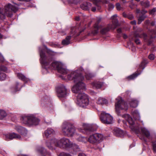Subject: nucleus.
I'll return each mask as SVG.
<instances>
[{"label": "nucleus", "instance_id": "obj_1", "mask_svg": "<svg viewBox=\"0 0 156 156\" xmlns=\"http://www.w3.org/2000/svg\"><path fill=\"white\" fill-rule=\"evenodd\" d=\"M69 80H72L75 83L73 86L71 90L74 93L78 94L76 98V103L79 106L84 108L89 103V100L87 95L81 91L85 89V85L83 82L84 77L81 73L78 70L71 72L67 76Z\"/></svg>", "mask_w": 156, "mask_h": 156}, {"label": "nucleus", "instance_id": "obj_2", "mask_svg": "<svg viewBox=\"0 0 156 156\" xmlns=\"http://www.w3.org/2000/svg\"><path fill=\"white\" fill-rule=\"evenodd\" d=\"M39 50L41 57L40 62L44 68V70L47 71L48 69H56L59 73L64 75L66 74L68 72V71L64 65L60 62L54 61L50 65V63L52 61L51 57V56L47 57L43 51H41L40 48Z\"/></svg>", "mask_w": 156, "mask_h": 156}, {"label": "nucleus", "instance_id": "obj_3", "mask_svg": "<svg viewBox=\"0 0 156 156\" xmlns=\"http://www.w3.org/2000/svg\"><path fill=\"white\" fill-rule=\"evenodd\" d=\"M45 145L47 148L51 150H55L57 147L60 148L73 147L76 151H78L79 149L77 145L73 143L69 139L65 137L59 140L55 138H51L46 141Z\"/></svg>", "mask_w": 156, "mask_h": 156}, {"label": "nucleus", "instance_id": "obj_4", "mask_svg": "<svg viewBox=\"0 0 156 156\" xmlns=\"http://www.w3.org/2000/svg\"><path fill=\"white\" fill-rule=\"evenodd\" d=\"M18 7L9 3L5 6L4 9L0 8V19H4L7 16L11 17L13 15V12L16 13L18 10Z\"/></svg>", "mask_w": 156, "mask_h": 156}, {"label": "nucleus", "instance_id": "obj_5", "mask_svg": "<svg viewBox=\"0 0 156 156\" xmlns=\"http://www.w3.org/2000/svg\"><path fill=\"white\" fill-rule=\"evenodd\" d=\"M21 122L27 126H31L38 124L40 120L33 115H23L20 117Z\"/></svg>", "mask_w": 156, "mask_h": 156}, {"label": "nucleus", "instance_id": "obj_6", "mask_svg": "<svg viewBox=\"0 0 156 156\" xmlns=\"http://www.w3.org/2000/svg\"><path fill=\"white\" fill-rule=\"evenodd\" d=\"M62 131L65 136H73L75 133V129L73 124L68 121L64 122L61 126Z\"/></svg>", "mask_w": 156, "mask_h": 156}, {"label": "nucleus", "instance_id": "obj_7", "mask_svg": "<svg viewBox=\"0 0 156 156\" xmlns=\"http://www.w3.org/2000/svg\"><path fill=\"white\" fill-rule=\"evenodd\" d=\"M116 100L117 101L115 104V111L118 115H120V110L126 111L128 109V105L120 97H118L116 99Z\"/></svg>", "mask_w": 156, "mask_h": 156}, {"label": "nucleus", "instance_id": "obj_8", "mask_svg": "<svg viewBox=\"0 0 156 156\" xmlns=\"http://www.w3.org/2000/svg\"><path fill=\"white\" fill-rule=\"evenodd\" d=\"M122 117L127 121L130 125L129 127L133 131L135 132L136 133H138L139 132L140 127L139 125L135 123L134 121L129 115L125 114L122 115Z\"/></svg>", "mask_w": 156, "mask_h": 156}, {"label": "nucleus", "instance_id": "obj_9", "mask_svg": "<svg viewBox=\"0 0 156 156\" xmlns=\"http://www.w3.org/2000/svg\"><path fill=\"white\" fill-rule=\"evenodd\" d=\"M112 26L108 25L106 26H98L97 23L94 25V30L92 33L94 34H96L99 32V29H101V33L103 34L106 33L110 29L114 28Z\"/></svg>", "mask_w": 156, "mask_h": 156}, {"label": "nucleus", "instance_id": "obj_10", "mask_svg": "<svg viewBox=\"0 0 156 156\" xmlns=\"http://www.w3.org/2000/svg\"><path fill=\"white\" fill-rule=\"evenodd\" d=\"M100 118L101 122L104 124H110L114 122L112 116L109 114L105 112H101Z\"/></svg>", "mask_w": 156, "mask_h": 156}, {"label": "nucleus", "instance_id": "obj_11", "mask_svg": "<svg viewBox=\"0 0 156 156\" xmlns=\"http://www.w3.org/2000/svg\"><path fill=\"white\" fill-rule=\"evenodd\" d=\"M103 138V136L102 134L96 133L90 135L88 139V141L91 144H96L99 143Z\"/></svg>", "mask_w": 156, "mask_h": 156}, {"label": "nucleus", "instance_id": "obj_12", "mask_svg": "<svg viewBox=\"0 0 156 156\" xmlns=\"http://www.w3.org/2000/svg\"><path fill=\"white\" fill-rule=\"evenodd\" d=\"M141 129L142 134L148 139L150 141L152 142L153 151L156 152V142L153 140L152 137L150 136L149 131L146 129L144 127H141Z\"/></svg>", "mask_w": 156, "mask_h": 156}, {"label": "nucleus", "instance_id": "obj_13", "mask_svg": "<svg viewBox=\"0 0 156 156\" xmlns=\"http://www.w3.org/2000/svg\"><path fill=\"white\" fill-rule=\"evenodd\" d=\"M57 92L59 97H64L67 94L66 89L63 85H60L57 88Z\"/></svg>", "mask_w": 156, "mask_h": 156}, {"label": "nucleus", "instance_id": "obj_14", "mask_svg": "<svg viewBox=\"0 0 156 156\" xmlns=\"http://www.w3.org/2000/svg\"><path fill=\"white\" fill-rule=\"evenodd\" d=\"M76 32L75 31V28H74L71 32V35L67 36L65 39L63 40L62 41V44L64 45H67L69 44L70 43V40L71 37H75L79 35V34H76Z\"/></svg>", "mask_w": 156, "mask_h": 156}, {"label": "nucleus", "instance_id": "obj_15", "mask_svg": "<svg viewBox=\"0 0 156 156\" xmlns=\"http://www.w3.org/2000/svg\"><path fill=\"white\" fill-rule=\"evenodd\" d=\"M55 134V131L52 128H48L45 130L43 134L44 137L49 138Z\"/></svg>", "mask_w": 156, "mask_h": 156}, {"label": "nucleus", "instance_id": "obj_16", "mask_svg": "<svg viewBox=\"0 0 156 156\" xmlns=\"http://www.w3.org/2000/svg\"><path fill=\"white\" fill-rule=\"evenodd\" d=\"M5 136L7 140H11L14 138L19 140L21 139V137L20 135L14 133H8L5 135Z\"/></svg>", "mask_w": 156, "mask_h": 156}, {"label": "nucleus", "instance_id": "obj_17", "mask_svg": "<svg viewBox=\"0 0 156 156\" xmlns=\"http://www.w3.org/2000/svg\"><path fill=\"white\" fill-rule=\"evenodd\" d=\"M83 128L86 130L89 131H94L96 130L97 128V126L95 124H90L87 123H83Z\"/></svg>", "mask_w": 156, "mask_h": 156}, {"label": "nucleus", "instance_id": "obj_18", "mask_svg": "<svg viewBox=\"0 0 156 156\" xmlns=\"http://www.w3.org/2000/svg\"><path fill=\"white\" fill-rule=\"evenodd\" d=\"M7 71V68L3 66H0V81L4 80L6 77L5 74L2 72H1V71L6 72Z\"/></svg>", "mask_w": 156, "mask_h": 156}, {"label": "nucleus", "instance_id": "obj_19", "mask_svg": "<svg viewBox=\"0 0 156 156\" xmlns=\"http://www.w3.org/2000/svg\"><path fill=\"white\" fill-rule=\"evenodd\" d=\"M113 133L115 136H117L122 137L125 134V133L119 128H115L113 130Z\"/></svg>", "mask_w": 156, "mask_h": 156}, {"label": "nucleus", "instance_id": "obj_20", "mask_svg": "<svg viewBox=\"0 0 156 156\" xmlns=\"http://www.w3.org/2000/svg\"><path fill=\"white\" fill-rule=\"evenodd\" d=\"M36 151L40 154L42 156H45L47 154V150L44 147L39 146L37 147L36 149Z\"/></svg>", "mask_w": 156, "mask_h": 156}, {"label": "nucleus", "instance_id": "obj_21", "mask_svg": "<svg viewBox=\"0 0 156 156\" xmlns=\"http://www.w3.org/2000/svg\"><path fill=\"white\" fill-rule=\"evenodd\" d=\"M134 36L135 38L133 39L134 40L135 42L136 43V44H139L140 43V41L137 38V37H143L144 39H145L147 37V35L145 33H143L142 35L140 36V34L137 33V32L134 34Z\"/></svg>", "mask_w": 156, "mask_h": 156}, {"label": "nucleus", "instance_id": "obj_22", "mask_svg": "<svg viewBox=\"0 0 156 156\" xmlns=\"http://www.w3.org/2000/svg\"><path fill=\"white\" fill-rule=\"evenodd\" d=\"M15 129L19 133L22 135L26 134L27 133V130L24 128L20 126H16L15 128Z\"/></svg>", "mask_w": 156, "mask_h": 156}, {"label": "nucleus", "instance_id": "obj_23", "mask_svg": "<svg viewBox=\"0 0 156 156\" xmlns=\"http://www.w3.org/2000/svg\"><path fill=\"white\" fill-rule=\"evenodd\" d=\"M17 76L20 80L24 81L25 83H27L30 81V80L26 77L24 75L21 73H17Z\"/></svg>", "mask_w": 156, "mask_h": 156}, {"label": "nucleus", "instance_id": "obj_24", "mask_svg": "<svg viewBox=\"0 0 156 156\" xmlns=\"http://www.w3.org/2000/svg\"><path fill=\"white\" fill-rule=\"evenodd\" d=\"M117 17V15L116 14H115L112 16L111 18L112 20V23L114 25L113 27L114 28H115L118 25V21L116 18Z\"/></svg>", "mask_w": 156, "mask_h": 156}, {"label": "nucleus", "instance_id": "obj_25", "mask_svg": "<svg viewBox=\"0 0 156 156\" xmlns=\"http://www.w3.org/2000/svg\"><path fill=\"white\" fill-rule=\"evenodd\" d=\"M91 85L93 88H100L103 85V83L98 82L94 81L91 83Z\"/></svg>", "mask_w": 156, "mask_h": 156}, {"label": "nucleus", "instance_id": "obj_26", "mask_svg": "<svg viewBox=\"0 0 156 156\" xmlns=\"http://www.w3.org/2000/svg\"><path fill=\"white\" fill-rule=\"evenodd\" d=\"M85 76L87 80H90L95 75L90 73L89 71H85Z\"/></svg>", "mask_w": 156, "mask_h": 156}, {"label": "nucleus", "instance_id": "obj_27", "mask_svg": "<svg viewBox=\"0 0 156 156\" xmlns=\"http://www.w3.org/2000/svg\"><path fill=\"white\" fill-rule=\"evenodd\" d=\"M129 102L130 106L132 107L136 108L138 106V102L137 101L134 99H131Z\"/></svg>", "mask_w": 156, "mask_h": 156}, {"label": "nucleus", "instance_id": "obj_28", "mask_svg": "<svg viewBox=\"0 0 156 156\" xmlns=\"http://www.w3.org/2000/svg\"><path fill=\"white\" fill-rule=\"evenodd\" d=\"M107 102V101L105 98H98L97 103L98 104L103 105L106 104Z\"/></svg>", "mask_w": 156, "mask_h": 156}, {"label": "nucleus", "instance_id": "obj_29", "mask_svg": "<svg viewBox=\"0 0 156 156\" xmlns=\"http://www.w3.org/2000/svg\"><path fill=\"white\" fill-rule=\"evenodd\" d=\"M132 115L134 118L136 120H139L140 118V115L137 110H135L132 112Z\"/></svg>", "mask_w": 156, "mask_h": 156}, {"label": "nucleus", "instance_id": "obj_30", "mask_svg": "<svg viewBox=\"0 0 156 156\" xmlns=\"http://www.w3.org/2000/svg\"><path fill=\"white\" fill-rule=\"evenodd\" d=\"M7 116V113L4 110L0 109V120L4 119Z\"/></svg>", "mask_w": 156, "mask_h": 156}, {"label": "nucleus", "instance_id": "obj_31", "mask_svg": "<svg viewBox=\"0 0 156 156\" xmlns=\"http://www.w3.org/2000/svg\"><path fill=\"white\" fill-rule=\"evenodd\" d=\"M76 138L77 141L85 143L88 141L87 138L81 136H79L78 137H76Z\"/></svg>", "mask_w": 156, "mask_h": 156}, {"label": "nucleus", "instance_id": "obj_32", "mask_svg": "<svg viewBox=\"0 0 156 156\" xmlns=\"http://www.w3.org/2000/svg\"><path fill=\"white\" fill-rule=\"evenodd\" d=\"M19 84L18 82H16L14 87H12L11 88V91L12 92H14L20 90V88L18 87Z\"/></svg>", "mask_w": 156, "mask_h": 156}, {"label": "nucleus", "instance_id": "obj_33", "mask_svg": "<svg viewBox=\"0 0 156 156\" xmlns=\"http://www.w3.org/2000/svg\"><path fill=\"white\" fill-rule=\"evenodd\" d=\"M141 5L145 8H148L150 6V2L148 1L144 2V1H141L140 2Z\"/></svg>", "mask_w": 156, "mask_h": 156}, {"label": "nucleus", "instance_id": "obj_34", "mask_svg": "<svg viewBox=\"0 0 156 156\" xmlns=\"http://www.w3.org/2000/svg\"><path fill=\"white\" fill-rule=\"evenodd\" d=\"M141 73H135L129 76L128 78L129 79V80H133L135 78H136L138 75H140Z\"/></svg>", "mask_w": 156, "mask_h": 156}, {"label": "nucleus", "instance_id": "obj_35", "mask_svg": "<svg viewBox=\"0 0 156 156\" xmlns=\"http://www.w3.org/2000/svg\"><path fill=\"white\" fill-rule=\"evenodd\" d=\"M145 62L144 61L142 62L140 66V67L137 70V73L138 71H140V69H142V70H143L145 67Z\"/></svg>", "mask_w": 156, "mask_h": 156}, {"label": "nucleus", "instance_id": "obj_36", "mask_svg": "<svg viewBox=\"0 0 156 156\" xmlns=\"http://www.w3.org/2000/svg\"><path fill=\"white\" fill-rule=\"evenodd\" d=\"M146 17V16H140L138 19V24H140L141 22L144 20Z\"/></svg>", "mask_w": 156, "mask_h": 156}, {"label": "nucleus", "instance_id": "obj_37", "mask_svg": "<svg viewBox=\"0 0 156 156\" xmlns=\"http://www.w3.org/2000/svg\"><path fill=\"white\" fill-rule=\"evenodd\" d=\"M88 5L87 4H83L81 5L80 7L82 9L84 10H87L88 9Z\"/></svg>", "mask_w": 156, "mask_h": 156}, {"label": "nucleus", "instance_id": "obj_38", "mask_svg": "<svg viewBox=\"0 0 156 156\" xmlns=\"http://www.w3.org/2000/svg\"><path fill=\"white\" fill-rule=\"evenodd\" d=\"M100 9H101L100 7L98 5H96V7H93L91 9V10L92 11L94 12L96 11L97 9L98 10H99Z\"/></svg>", "mask_w": 156, "mask_h": 156}, {"label": "nucleus", "instance_id": "obj_39", "mask_svg": "<svg viewBox=\"0 0 156 156\" xmlns=\"http://www.w3.org/2000/svg\"><path fill=\"white\" fill-rule=\"evenodd\" d=\"M45 48L47 50V53L50 55H53L54 54V52L51 50H50L48 49L46 47H45Z\"/></svg>", "mask_w": 156, "mask_h": 156}, {"label": "nucleus", "instance_id": "obj_40", "mask_svg": "<svg viewBox=\"0 0 156 156\" xmlns=\"http://www.w3.org/2000/svg\"><path fill=\"white\" fill-rule=\"evenodd\" d=\"M108 10H111L113 9L114 6V5L111 3H109L108 4Z\"/></svg>", "mask_w": 156, "mask_h": 156}, {"label": "nucleus", "instance_id": "obj_41", "mask_svg": "<svg viewBox=\"0 0 156 156\" xmlns=\"http://www.w3.org/2000/svg\"><path fill=\"white\" fill-rule=\"evenodd\" d=\"M152 35L151 37V38H155L156 37V31L154 30H152L151 31Z\"/></svg>", "mask_w": 156, "mask_h": 156}, {"label": "nucleus", "instance_id": "obj_42", "mask_svg": "<svg viewBox=\"0 0 156 156\" xmlns=\"http://www.w3.org/2000/svg\"><path fill=\"white\" fill-rule=\"evenodd\" d=\"M123 16L125 17H127L129 19L131 20H132L133 18V16L132 15H129L128 16H126V14L124 13H123Z\"/></svg>", "mask_w": 156, "mask_h": 156}, {"label": "nucleus", "instance_id": "obj_43", "mask_svg": "<svg viewBox=\"0 0 156 156\" xmlns=\"http://www.w3.org/2000/svg\"><path fill=\"white\" fill-rule=\"evenodd\" d=\"M59 156H71L69 154L64 152L61 153L59 155Z\"/></svg>", "mask_w": 156, "mask_h": 156}, {"label": "nucleus", "instance_id": "obj_44", "mask_svg": "<svg viewBox=\"0 0 156 156\" xmlns=\"http://www.w3.org/2000/svg\"><path fill=\"white\" fill-rule=\"evenodd\" d=\"M130 4L129 5V7L132 9L134 8L135 4L133 3V0H132L131 1H130Z\"/></svg>", "mask_w": 156, "mask_h": 156}, {"label": "nucleus", "instance_id": "obj_45", "mask_svg": "<svg viewBox=\"0 0 156 156\" xmlns=\"http://www.w3.org/2000/svg\"><path fill=\"white\" fill-rule=\"evenodd\" d=\"M156 11V8H154L149 11L150 14L153 15Z\"/></svg>", "mask_w": 156, "mask_h": 156}, {"label": "nucleus", "instance_id": "obj_46", "mask_svg": "<svg viewBox=\"0 0 156 156\" xmlns=\"http://www.w3.org/2000/svg\"><path fill=\"white\" fill-rule=\"evenodd\" d=\"M148 58L151 60H153L154 58V55L153 54H151L149 55Z\"/></svg>", "mask_w": 156, "mask_h": 156}, {"label": "nucleus", "instance_id": "obj_47", "mask_svg": "<svg viewBox=\"0 0 156 156\" xmlns=\"http://www.w3.org/2000/svg\"><path fill=\"white\" fill-rule=\"evenodd\" d=\"M116 8L117 10H120L121 9L120 5L119 3H117L116 4Z\"/></svg>", "mask_w": 156, "mask_h": 156}, {"label": "nucleus", "instance_id": "obj_48", "mask_svg": "<svg viewBox=\"0 0 156 156\" xmlns=\"http://www.w3.org/2000/svg\"><path fill=\"white\" fill-rule=\"evenodd\" d=\"M4 60V58L3 56L0 53V61L1 62H3Z\"/></svg>", "mask_w": 156, "mask_h": 156}, {"label": "nucleus", "instance_id": "obj_49", "mask_svg": "<svg viewBox=\"0 0 156 156\" xmlns=\"http://www.w3.org/2000/svg\"><path fill=\"white\" fill-rule=\"evenodd\" d=\"M101 21V18H98L97 20V21L96 22V23H95L94 25L96 24V23H97V24L98 25V26H99L98 25V24L100 22V21Z\"/></svg>", "mask_w": 156, "mask_h": 156}, {"label": "nucleus", "instance_id": "obj_50", "mask_svg": "<svg viewBox=\"0 0 156 156\" xmlns=\"http://www.w3.org/2000/svg\"><path fill=\"white\" fill-rule=\"evenodd\" d=\"M130 23L133 25H136V22L135 20H134L131 21Z\"/></svg>", "mask_w": 156, "mask_h": 156}, {"label": "nucleus", "instance_id": "obj_51", "mask_svg": "<svg viewBox=\"0 0 156 156\" xmlns=\"http://www.w3.org/2000/svg\"><path fill=\"white\" fill-rule=\"evenodd\" d=\"M147 12V11L145 9H143L141 12V13L142 14H144Z\"/></svg>", "mask_w": 156, "mask_h": 156}, {"label": "nucleus", "instance_id": "obj_52", "mask_svg": "<svg viewBox=\"0 0 156 156\" xmlns=\"http://www.w3.org/2000/svg\"><path fill=\"white\" fill-rule=\"evenodd\" d=\"M150 23V21L149 20H147L145 21V23L146 24H148Z\"/></svg>", "mask_w": 156, "mask_h": 156}, {"label": "nucleus", "instance_id": "obj_53", "mask_svg": "<svg viewBox=\"0 0 156 156\" xmlns=\"http://www.w3.org/2000/svg\"><path fill=\"white\" fill-rule=\"evenodd\" d=\"M78 156H86L84 153H80L79 154Z\"/></svg>", "mask_w": 156, "mask_h": 156}, {"label": "nucleus", "instance_id": "obj_54", "mask_svg": "<svg viewBox=\"0 0 156 156\" xmlns=\"http://www.w3.org/2000/svg\"><path fill=\"white\" fill-rule=\"evenodd\" d=\"M117 31L118 33H120L122 32V29L121 28H119L117 29Z\"/></svg>", "mask_w": 156, "mask_h": 156}, {"label": "nucleus", "instance_id": "obj_55", "mask_svg": "<svg viewBox=\"0 0 156 156\" xmlns=\"http://www.w3.org/2000/svg\"><path fill=\"white\" fill-rule=\"evenodd\" d=\"M74 0H68V2H69V3H74Z\"/></svg>", "mask_w": 156, "mask_h": 156}, {"label": "nucleus", "instance_id": "obj_56", "mask_svg": "<svg viewBox=\"0 0 156 156\" xmlns=\"http://www.w3.org/2000/svg\"><path fill=\"white\" fill-rule=\"evenodd\" d=\"M123 37L124 38L126 39L127 38V35H126V34H123Z\"/></svg>", "mask_w": 156, "mask_h": 156}, {"label": "nucleus", "instance_id": "obj_57", "mask_svg": "<svg viewBox=\"0 0 156 156\" xmlns=\"http://www.w3.org/2000/svg\"><path fill=\"white\" fill-rule=\"evenodd\" d=\"M142 29L140 28H138V29H137V32H141L142 31Z\"/></svg>", "mask_w": 156, "mask_h": 156}, {"label": "nucleus", "instance_id": "obj_58", "mask_svg": "<svg viewBox=\"0 0 156 156\" xmlns=\"http://www.w3.org/2000/svg\"><path fill=\"white\" fill-rule=\"evenodd\" d=\"M20 1H25L26 2H28L30 1V0H18Z\"/></svg>", "mask_w": 156, "mask_h": 156}, {"label": "nucleus", "instance_id": "obj_59", "mask_svg": "<svg viewBox=\"0 0 156 156\" xmlns=\"http://www.w3.org/2000/svg\"><path fill=\"white\" fill-rule=\"evenodd\" d=\"M75 20L77 21H78L80 20V18L79 17H76L75 18Z\"/></svg>", "mask_w": 156, "mask_h": 156}, {"label": "nucleus", "instance_id": "obj_60", "mask_svg": "<svg viewBox=\"0 0 156 156\" xmlns=\"http://www.w3.org/2000/svg\"><path fill=\"white\" fill-rule=\"evenodd\" d=\"M151 24L152 26H154L155 24V22L153 21L151 23Z\"/></svg>", "mask_w": 156, "mask_h": 156}, {"label": "nucleus", "instance_id": "obj_61", "mask_svg": "<svg viewBox=\"0 0 156 156\" xmlns=\"http://www.w3.org/2000/svg\"><path fill=\"white\" fill-rule=\"evenodd\" d=\"M79 70L80 71H82L84 70V69H83L82 68H80Z\"/></svg>", "mask_w": 156, "mask_h": 156}, {"label": "nucleus", "instance_id": "obj_62", "mask_svg": "<svg viewBox=\"0 0 156 156\" xmlns=\"http://www.w3.org/2000/svg\"><path fill=\"white\" fill-rule=\"evenodd\" d=\"M122 1L123 3H125L126 2V0H122Z\"/></svg>", "mask_w": 156, "mask_h": 156}, {"label": "nucleus", "instance_id": "obj_63", "mask_svg": "<svg viewBox=\"0 0 156 156\" xmlns=\"http://www.w3.org/2000/svg\"><path fill=\"white\" fill-rule=\"evenodd\" d=\"M140 10L139 9H137L136 10L137 12L138 13L139 12Z\"/></svg>", "mask_w": 156, "mask_h": 156}, {"label": "nucleus", "instance_id": "obj_64", "mask_svg": "<svg viewBox=\"0 0 156 156\" xmlns=\"http://www.w3.org/2000/svg\"><path fill=\"white\" fill-rule=\"evenodd\" d=\"M2 37V35L0 33V38H1Z\"/></svg>", "mask_w": 156, "mask_h": 156}]
</instances>
